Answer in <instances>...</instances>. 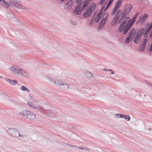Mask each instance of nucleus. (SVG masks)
Wrapping results in <instances>:
<instances>
[{
	"instance_id": "423d86ee",
	"label": "nucleus",
	"mask_w": 152,
	"mask_h": 152,
	"mask_svg": "<svg viewBox=\"0 0 152 152\" xmlns=\"http://www.w3.org/2000/svg\"><path fill=\"white\" fill-rule=\"evenodd\" d=\"M10 3L15 7L17 8H20L22 9H26L25 7L23 6L20 3L16 1L15 0H11Z\"/></svg>"
},
{
	"instance_id": "9b49d317",
	"label": "nucleus",
	"mask_w": 152,
	"mask_h": 152,
	"mask_svg": "<svg viewBox=\"0 0 152 152\" xmlns=\"http://www.w3.org/2000/svg\"><path fill=\"white\" fill-rule=\"evenodd\" d=\"M96 6V4L94 3H91L89 5L88 9L91 11L92 12L95 10Z\"/></svg>"
},
{
	"instance_id": "412c9836",
	"label": "nucleus",
	"mask_w": 152,
	"mask_h": 152,
	"mask_svg": "<svg viewBox=\"0 0 152 152\" xmlns=\"http://www.w3.org/2000/svg\"><path fill=\"white\" fill-rule=\"evenodd\" d=\"M113 0H110L109 1L108 3L107 4L106 7L104 8V11H106L107 10V9L111 5L113 1Z\"/></svg>"
},
{
	"instance_id": "6e6552de",
	"label": "nucleus",
	"mask_w": 152,
	"mask_h": 152,
	"mask_svg": "<svg viewBox=\"0 0 152 152\" xmlns=\"http://www.w3.org/2000/svg\"><path fill=\"white\" fill-rule=\"evenodd\" d=\"M92 13V12L91 11H90V10L88 9L87 10L85 11L83 14V16L85 18H86L89 17Z\"/></svg>"
},
{
	"instance_id": "20e7f679",
	"label": "nucleus",
	"mask_w": 152,
	"mask_h": 152,
	"mask_svg": "<svg viewBox=\"0 0 152 152\" xmlns=\"http://www.w3.org/2000/svg\"><path fill=\"white\" fill-rule=\"evenodd\" d=\"M92 0H86L85 1H83V4L82 7L81 4L82 3L79 5H77L75 9V12L76 15H80L82 11L84 10L88 6Z\"/></svg>"
},
{
	"instance_id": "ea45409f",
	"label": "nucleus",
	"mask_w": 152,
	"mask_h": 152,
	"mask_svg": "<svg viewBox=\"0 0 152 152\" xmlns=\"http://www.w3.org/2000/svg\"><path fill=\"white\" fill-rule=\"evenodd\" d=\"M84 149L86 151H89V150L87 148H84Z\"/></svg>"
},
{
	"instance_id": "f257e3e1",
	"label": "nucleus",
	"mask_w": 152,
	"mask_h": 152,
	"mask_svg": "<svg viewBox=\"0 0 152 152\" xmlns=\"http://www.w3.org/2000/svg\"><path fill=\"white\" fill-rule=\"evenodd\" d=\"M138 14L137 12H136L131 20L129 17H126L119 26L118 31L123 32L124 34H126L134 23Z\"/></svg>"
},
{
	"instance_id": "7c9ffc66",
	"label": "nucleus",
	"mask_w": 152,
	"mask_h": 152,
	"mask_svg": "<svg viewBox=\"0 0 152 152\" xmlns=\"http://www.w3.org/2000/svg\"><path fill=\"white\" fill-rule=\"evenodd\" d=\"M69 87V85L67 84H65L64 86L63 87V88L65 89H68Z\"/></svg>"
},
{
	"instance_id": "c9c22d12",
	"label": "nucleus",
	"mask_w": 152,
	"mask_h": 152,
	"mask_svg": "<svg viewBox=\"0 0 152 152\" xmlns=\"http://www.w3.org/2000/svg\"><path fill=\"white\" fill-rule=\"evenodd\" d=\"M83 0H76V2H77L78 3H80Z\"/></svg>"
},
{
	"instance_id": "dca6fc26",
	"label": "nucleus",
	"mask_w": 152,
	"mask_h": 152,
	"mask_svg": "<svg viewBox=\"0 0 152 152\" xmlns=\"http://www.w3.org/2000/svg\"><path fill=\"white\" fill-rule=\"evenodd\" d=\"M108 15H109L108 13H105L104 14L102 19L104 20H105L106 21H107L108 17Z\"/></svg>"
},
{
	"instance_id": "6ab92c4d",
	"label": "nucleus",
	"mask_w": 152,
	"mask_h": 152,
	"mask_svg": "<svg viewBox=\"0 0 152 152\" xmlns=\"http://www.w3.org/2000/svg\"><path fill=\"white\" fill-rule=\"evenodd\" d=\"M7 81L10 83L11 84L13 85H15L17 83V82L16 80H12L10 79H7Z\"/></svg>"
},
{
	"instance_id": "58836bf2",
	"label": "nucleus",
	"mask_w": 152,
	"mask_h": 152,
	"mask_svg": "<svg viewBox=\"0 0 152 152\" xmlns=\"http://www.w3.org/2000/svg\"><path fill=\"white\" fill-rule=\"evenodd\" d=\"M150 26V27L152 28V22H151L150 26Z\"/></svg>"
},
{
	"instance_id": "c756f323",
	"label": "nucleus",
	"mask_w": 152,
	"mask_h": 152,
	"mask_svg": "<svg viewBox=\"0 0 152 152\" xmlns=\"http://www.w3.org/2000/svg\"><path fill=\"white\" fill-rule=\"evenodd\" d=\"M105 0H100L99 3V5H102L104 3Z\"/></svg>"
},
{
	"instance_id": "7ed1b4c3",
	"label": "nucleus",
	"mask_w": 152,
	"mask_h": 152,
	"mask_svg": "<svg viewBox=\"0 0 152 152\" xmlns=\"http://www.w3.org/2000/svg\"><path fill=\"white\" fill-rule=\"evenodd\" d=\"M10 70L11 73L15 74L22 75L25 77L28 76L27 72H25L22 71V69L18 66H12L10 68Z\"/></svg>"
},
{
	"instance_id": "a19ab883",
	"label": "nucleus",
	"mask_w": 152,
	"mask_h": 152,
	"mask_svg": "<svg viewBox=\"0 0 152 152\" xmlns=\"http://www.w3.org/2000/svg\"><path fill=\"white\" fill-rule=\"evenodd\" d=\"M79 148L80 149H84V148Z\"/></svg>"
},
{
	"instance_id": "473e14b6",
	"label": "nucleus",
	"mask_w": 152,
	"mask_h": 152,
	"mask_svg": "<svg viewBox=\"0 0 152 152\" xmlns=\"http://www.w3.org/2000/svg\"><path fill=\"white\" fill-rule=\"evenodd\" d=\"M87 76L88 77H92L93 75L90 72H89L88 73Z\"/></svg>"
},
{
	"instance_id": "aec40b11",
	"label": "nucleus",
	"mask_w": 152,
	"mask_h": 152,
	"mask_svg": "<svg viewBox=\"0 0 152 152\" xmlns=\"http://www.w3.org/2000/svg\"><path fill=\"white\" fill-rule=\"evenodd\" d=\"M141 19H142V22H144L145 21L148 17V15L147 14H145L144 15H142L140 16Z\"/></svg>"
},
{
	"instance_id": "2f4dec72",
	"label": "nucleus",
	"mask_w": 152,
	"mask_h": 152,
	"mask_svg": "<svg viewBox=\"0 0 152 152\" xmlns=\"http://www.w3.org/2000/svg\"><path fill=\"white\" fill-rule=\"evenodd\" d=\"M100 18L96 16V17L95 18V21L96 22H98L99 21Z\"/></svg>"
},
{
	"instance_id": "4be33fe9",
	"label": "nucleus",
	"mask_w": 152,
	"mask_h": 152,
	"mask_svg": "<svg viewBox=\"0 0 152 152\" xmlns=\"http://www.w3.org/2000/svg\"><path fill=\"white\" fill-rule=\"evenodd\" d=\"M104 7H103L102 8L100 12L98 14L97 16H96L100 18H101L102 16V12L104 10Z\"/></svg>"
},
{
	"instance_id": "1a4fd4ad",
	"label": "nucleus",
	"mask_w": 152,
	"mask_h": 152,
	"mask_svg": "<svg viewBox=\"0 0 152 152\" xmlns=\"http://www.w3.org/2000/svg\"><path fill=\"white\" fill-rule=\"evenodd\" d=\"M1 4L4 7L8 8L10 6V4L4 0H0Z\"/></svg>"
},
{
	"instance_id": "ddd939ff",
	"label": "nucleus",
	"mask_w": 152,
	"mask_h": 152,
	"mask_svg": "<svg viewBox=\"0 0 152 152\" xmlns=\"http://www.w3.org/2000/svg\"><path fill=\"white\" fill-rule=\"evenodd\" d=\"M6 16L7 18L9 20L12 19L14 18V14L12 13H9L8 12L6 13Z\"/></svg>"
},
{
	"instance_id": "2eb2a0df",
	"label": "nucleus",
	"mask_w": 152,
	"mask_h": 152,
	"mask_svg": "<svg viewBox=\"0 0 152 152\" xmlns=\"http://www.w3.org/2000/svg\"><path fill=\"white\" fill-rule=\"evenodd\" d=\"M144 38L143 39V41L142 42V45L144 47H145L146 44L147 42V40L148 39V36H144Z\"/></svg>"
},
{
	"instance_id": "f03ea898",
	"label": "nucleus",
	"mask_w": 152,
	"mask_h": 152,
	"mask_svg": "<svg viewBox=\"0 0 152 152\" xmlns=\"http://www.w3.org/2000/svg\"><path fill=\"white\" fill-rule=\"evenodd\" d=\"M132 8L131 5L127 4L122 11L120 10H119L111 22V25L113 26L116 25L118 21L119 23L121 22L125 18L126 15L131 11Z\"/></svg>"
},
{
	"instance_id": "cd10ccee",
	"label": "nucleus",
	"mask_w": 152,
	"mask_h": 152,
	"mask_svg": "<svg viewBox=\"0 0 152 152\" xmlns=\"http://www.w3.org/2000/svg\"><path fill=\"white\" fill-rule=\"evenodd\" d=\"M28 104L31 107H32L34 108V109L36 108V107H35V106L31 102H28Z\"/></svg>"
},
{
	"instance_id": "0eeeda50",
	"label": "nucleus",
	"mask_w": 152,
	"mask_h": 152,
	"mask_svg": "<svg viewBox=\"0 0 152 152\" xmlns=\"http://www.w3.org/2000/svg\"><path fill=\"white\" fill-rule=\"evenodd\" d=\"M23 114L25 115H26L27 118L30 119H34L36 117L35 114L28 110L24 111L23 113Z\"/></svg>"
},
{
	"instance_id": "e433bc0d",
	"label": "nucleus",
	"mask_w": 152,
	"mask_h": 152,
	"mask_svg": "<svg viewBox=\"0 0 152 152\" xmlns=\"http://www.w3.org/2000/svg\"><path fill=\"white\" fill-rule=\"evenodd\" d=\"M141 20H142L141 19V18L140 17V18L138 19V21H137V22H139Z\"/></svg>"
},
{
	"instance_id": "bb28decb",
	"label": "nucleus",
	"mask_w": 152,
	"mask_h": 152,
	"mask_svg": "<svg viewBox=\"0 0 152 152\" xmlns=\"http://www.w3.org/2000/svg\"><path fill=\"white\" fill-rule=\"evenodd\" d=\"M104 71H109L110 72L111 74H113L114 73V72L113 71L112 69H103Z\"/></svg>"
},
{
	"instance_id": "a878e982",
	"label": "nucleus",
	"mask_w": 152,
	"mask_h": 152,
	"mask_svg": "<svg viewBox=\"0 0 152 152\" xmlns=\"http://www.w3.org/2000/svg\"><path fill=\"white\" fill-rule=\"evenodd\" d=\"M145 47H144L142 45H140V50L141 51H143L145 49Z\"/></svg>"
},
{
	"instance_id": "72a5a7b5",
	"label": "nucleus",
	"mask_w": 152,
	"mask_h": 152,
	"mask_svg": "<svg viewBox=\"0 0 152 152\" xmlns=\"http://www.w3.org/2000/svg\"><path fill=\"white\" fill-rule=\"evenodd\" d=\"M71 24L75 26L77 25V23H76V22L74 21H71Z\"/></svg>"
},
{
	"instance_id": "39448f33",
	"label": "nucleus",
	"mask_w": 152,
	"mask_h": 152,
	"mask_svg": "<svg viewBox=\"0 0 152 152\" xmlns=\"http://www.w3.org/2000/svg\"><path fill=\"white\" fill-rule=\"evenodd\" d=\"M144 28H141L140 31L136 34L134 38V42L135 43L137 44L140 42L142 35L145 32Z\"/></svg>"
},
{
	"instance_id": "c85d7f7f",
	"label": "nucleus",
	"mask_w": 152,
	"mask_h": 152,
	"mask_svg": "<svg viewBox=\"0 0 152 152\" xmlns=\"http://www.w3.org/2000/svg\"><path fill=\"white\" fill-rule=\"evenodd\" d=\"M120 115H122V114H116L115 115V117L116 118H121V116Z\"/></svg>"
},
{
	"instance_id": "79ce46f5",
	"label": "nucleus",
	"mask_w": 152,
	"mask_h": 152,
	"mask_svg": "<svg viewBox=\"0 0 152 152\" xmlns=\"http://www.w3.org/2000/svg\"><path fill=\"white\" fill-rule=\"evenodd\" d=\"M61 1H63L65 0H60Z\"/></svg>"
},
{
	"instance_id": "f8f14e48",
	"label": "nucleus",
	"mask_w": 152,
	"mask_h": 152,
	"mask_svg": "<svg viewBox=\"0 0 152 152\" xmlns=\"http://www.w3.org/2000/svg\"><path fill=\"white\" fill-rule=\"evenodd\" d=\"M106 21L101 19L99 25L98 27L99 29H101L103 27Z\"/></svg>"
},
{
	"instance_id": "9d476101",
	"label": "nucleus",
	"mask_w": 152,
	"mask_h": 152,
	"mask_svg": "<svg viewBox=\"0 0 152 152\" xmlns=\"http://www.w3.org/2000/svg\"><path fill=\"white\" fill-rule=\"evenodd\" d=\"M135 32V29L133 28L130 30L127 36H129L133 38Z\"/></svg>"
},
{
	"instance_id": "5701e85b",
	"label": "nucleus",
	"mask_w": 152,
	"mask_h": 152,
	"mask_svg": "<svg viewBox=\"0 0 152 152\" xmlns=\"http://www.w3.org/2000/svg\"><path fill=\"white\" fill-rule=\"evenodd\" d=\"M121 4V0H119L116 3L115 6L118 7V8H119L120 7V5Z\"/></svg>"
},
{
	"instance_id": "f3484780",
	"label": "nucleus",
	"mask_w": 152,
	"mask_h": 152,
	"mask_svg": "<svg viewBox=\"0 0 152 152\" xmlns=\"http://www.w3.org/2000/svg\"><path fill=\"white\" fill-rule=\"evenodd\" d=\"M121 116V118H124L126 121H129L130 120V118L129 115H124L123 114L120 115Z\"/></svg>"
},
{
	"instance_id": "393cba45",
	"label": "nucleus",
	"mask_w": 152,
	"mask_h": 152,
	"mask_svg": "<svg viewBox=\"0 0 152 152\" xmlns=\"http://www.w3.org/2000/svg\"><path fill=\"white\" fill-rule=\"evenodd\" d=\"M21 89L23 91H26L27 92H29V89L28 88H27L25 86H23L21 87Z\"/></svg>"
},
{
	"instance_id": "b1692460",
	"label": "nucleus",
	"mask_w": 152,
	"mask_h": 152,
	"mask_svg": "<svg viewBox=\"0 0 152 152\" xmlns=\"http://www.w3.org/2000/svg\"><path fill=\"white\" fill-rule=\"evenodd\" d=\"M119 8H118V7H117L115 6V7L114 8L112 12V15H114L115 14V13L117 11V10L119 9Z\"/></svg>"
},
{
	"instance_id": "4468645a",
	"label": "nucleus",
	"mask_w": 152,
	"mask_h": 152,
	"mask_svg": "<svg viewBox=\"0 0 152 152\" xmlns=\"http://www.w3.org/2000/svg\"><path fill=\"white\" fill-rule=\"evenodd\" d=\"M152 28L149 26L145 32H144V36H148V34L149 33Z\"/></svg>"
},
{
	"instance_id": "a211bd4d",
	"label": "nucleus",
	"mask_w": 152,
	"mask_h": 152,
	"mask_svg": "<svg viewBox=\"0 0 152 152\" xmlns=\"http://www.w3.org/2000/svg\"><path fill=\"white\" fill-rule=\"evenodd\" d=\"M128 37H126L125 40V42L127 44L129 43L132 39L133 38L127 36Z\"/></svg>"
},
{
	"instance_id": "f704fd0d",
	"label": "nucleus",
	"mask_w": 152,
	"mask_h": 152,
	"mask_svg": "<svg viewBox=\"0 0 152 152\" xmlns=\"http://www.w3.org/2000/svg\"><path fill=\"white\" fill-rule=\"evenodd\" d=\"M58 83V85H63L64 86V84H62V82H59V81H57L56 82H55V83Z\"/></svg>"
},
{
	"instance_id": "4c0bfd02",
	"label": "nucleus",
	"mask_w": 152,
	"mask_h": 152,
	"mask_svg": "<svg viewBox=\"0 0 152 152\" xmlns=\"http://www.w3.org/2000/svg\"><path fill=\"white\" fill-rule=\"evenodd\" d=\"M149 37L150 38H152V33L151 32L149 35Z\"/></svg>"
}]
</instances>
